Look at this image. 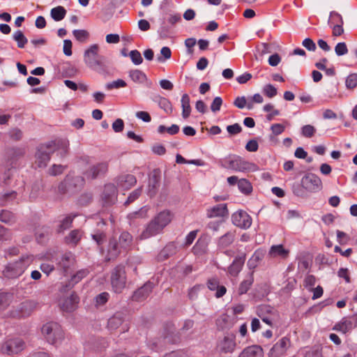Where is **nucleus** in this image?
Returning a JSON list of instances; mask_svg holds the SVG:
<instances>
[{"label":"nucleus","mask_w":357,"mask_h":357,"mask_svg":"<svg viewBox=\"0 0 357 357\" xmlns=\"http://www.w3.org/2000/svg\"><path fill=\"white\" fill-rule=\"evenodd\" d=\"M99 47L94 44L86 49L84 53L85 64L94 70H98L105 67V58L98 54Z\"/></svg>","instance_id":"7ed1b4c3"},{"label":"nucleus","mask_w":357,"mask_h":357,"mask_svg":"<svg viewBox=\"0 0 357 357\" xmlns=\"http://www.w3.org/2000/svg\"><path fill=\"white\" fill-rule=\"evenodd\" d=\"M126 83L124 80L119 79L106 84V88L109 90L112 89H119L126 86Z\"/></svg>","instance_id":"13d9d810"},{"label":"nucleus","mask_w":357,"mask_h":357,"mask_svg":"<svg viewBox=\"0 0 357 357\" xmlns=\"http://www.w3.org/2000/svg\"><path fill=\"white\" fill-rule=\"evenodd\" d=\"M88 274V271L86 270H80L76 273V274L73 275L71 278V280L69 282V287H72L76 283L79 282L82 278L86 277Z\"/></svg>","instance_id":"de8ad7c7"},{"label":"nucleus","mask_w":357,"mask_h":357,"mask_svg":"<svg viewBox=\"0 0 357 357\" xmlns=\"http://www.w3.org/2000/svg\"><path fill=\"white\" fill-rule=\"evenodd\" d=\"M236 347V335L232 333H227L218 338L216 349L220 354H232Z\"/></svg>","instance_id":"0eeeda50"},{"label":"nucleus","mask_w":357,"mask_h":357,"mask_svg":"<svg viewBox=\"0 0 357 357\" xmlns=\"http://www.w3.org/2000/svg\"><path fill=\"white\" fill-rule=\"evenodd\" d=\"M123 322V316L120 312L116 313L108 320V328L110 330L116 329Z\"/></svg>","instance_id":"72a5a7b5"},{"label":"nucleus","mask_w":357,"mask_h":357,"mask_svg":"<svg viewBox=\"0 0 357 357\" xmlns=\"http://www.w3.org/2000/svg\"><path fill=\"white\" fill-rule=\"evenodd\" d=\"M73 34L80 43L86 42L89 37V33L84 29H75L73 31Z\"/></svg>","instance_id":"37998d69"},{"label":"nucleus","mask_w":357,"mask_h":357,"mask_svg":"<svg viewBox=\"0 0 357 357\" xmlns=\"http://www.w3.org/2000/svg\"><path fill=\"white\" fill-rule=\"evenodd\" d=\"M147 211L148 209L145 207H143L138 211H135L129 213L128 215V218L130 220L136 218H144L147 215Z\"/></svg>","instance_id":"8fccbe9b"},{"label":"nucleus","mask_w":357,"mask_h":357,"mask_svg":"<svg viewBox=\"0 0 357 357\" xmlns=\"http://www.w3.org/2000/svg\"><path fill=\"white\" fill-rule=\"evenodd\" d=\"M153 289V284L151 282H146L143 287L137 289L133 294V299L141 301L145 299Z\"/></svg>","instance_id":"aec40b11"},{"label":"nucleus","mask_w":357,"mask_h":357,"mask_svg":"<svg viewBox=\"0 0 357 357\" xmlns=\"http://www.w3.org/2000/svg\"><path fill=\"white\" fill-rule=\"evenodd\" d=\"M116 188L114 184H107L102 195V200L104 205H112L116 201Z\"/></svg>","instance_id":"dca6fc26"},{"label":"nucleus","mask_w":357,"mask_h":357,"mask_svg":"<svg viewBox=\"0 0 357 357\" xmlns=\"http://www.w3.org/2000/svg\"><path fill=\"white\" fill-rule=\"evenodd\" d=\"M136 182V178L132 174H122L116 179L118 187L123 190L130 189Z\"/></svg>","instance_id":"6ab92c4d"},{"label":"nucleus","mask_w":357,"mask_h":357,"mask_svg":"<svg viewBox=\"0 0 357 357\" xmlns=\"http://www.w3.org/2000/svg\"><path fill=\"white\" fill-rule=\"evenodd\" d=\"M75 216L68 215L64 218L59 225L58 231L62 232L64 230L70 228L73 223V220Z\"/></svg>","instance_id":"09e8293b"},{"label":"nucleus","mask_w":357,"mask_h":357,"mask_svg":"<svg viewBox=\"0 0 357 357\" xmlns=\"http://www.w3.org/2000/svg\"><path fill=\"white\" fill-rule=\"evenodd\" d=\"M60 145L62 146L63 152L67 153L68 146L67 141H54L40 146L35 154V165L38 168L46 167L50 160L51 154L56 151Z\"/></svg>","instance_id":"f03ea898"},{"label":"nucleus","mask_w":357,"mask_h":357,"mask_svg":"<svg viewBox=\"0 0 357 357\" xmlns=\"http://www.w3.org/2000/svg\"><path fill=\"white\" fill-rule=\"evenodd\" d=\"M176 162L178 164H192L197 166H204L205 162L200 159L187 160L180 154H177L176 156Z\"/></svg>","instance_id":"58836bf2"},{"label":"nucleus","mask_w":357,"mask_h":357,"mask_svg":"<svg viewBox=\"0 0 357 357\" xmlns=\"http://www.w3.org/2000/svg\"><path fill=\"white\" fill-rule=\"evenodd\" d=\"M160 186V176L154 172L153 174L149 179L148 194L150 197H153L156 194V192Z\"/></svg>","instance_id":"c85d7f7f"},{"label":"nucleus","mask_w":357,"mask_h":357,"mask_svg":"<svg viewBox=\"0 0 357 357\" xmlns=\"http://www.w3.org/2000/svg\"><path fill=\"white\" fill-rule=\"evenodd\" d=\"M330 15L332 18L338 20V22H337L338 23L332 27L333 36H341L344 33V29L342 27L343 20H342L341 15L335 11H332Z\"/></svg>","instance_id":"a878e982"},{"label":"nucleus","mask_w":357,"mask_h":357,"mask_svg":"<svg viewBox=\"0 0 357 357\" xmlns=\"http://www.w3.org/2000/svg\"><path fill=\"white\" fill-rule=\"evenodd\" d=\"M78 303V296L75 294L72 293L69 296L61 298L59 301V305L63 311L70 312L77 308Z\"/></svg>","instance_id":"2eb2a0df"},{"label":"nucleus","mask_w":357,"mask_h":357,"mask_svg":"<svg viewBox=\"0 0 357 357\" xmlns=\"http://www.w3.org/2000/svg\"><path fill=\"white\" fill-rule=\"evenodd\" d=\"M50 14L54 21L59 22L65 17L66 10L63 6H59L52 8Z\"/></svg>","instance_id":"473e14b6"},{"label":"nucleus","mask_w":357,"mask_h":357,"mask_svg":"<svg viewBox=\"0 0 357 357\" xmlns=\"http://www.w3.org/2000/svg\"><path fill=\"white\" fill-rule=\"evenodd\" d=\"M177 250L176 246L174 243H169L160 252L158 259L160 261H163L169 257L176 254Z\"/></svg>","instance_id":"393cba45"},{"label":"nucleus","mask_w":357,"mask_h":357,"mask_svg":"<svg viewBox=\"0 0 357 357\" xmlns=\"http://www.w3.org/2000/svg\"><path fill=\"white\" fill-rule=\"evenodd\" d=\"M228 215L229 211L226 204H219L206 210V216L208 218H225Z\"/></svg>","instance_id":"f3484780"},{"label":"nucleus","mask_w":357,"mask_h":357,"mask_svg":"<svg viewBox=\"0 0 357 357\" xmlns=\"http://www.w3.org/2000/svg\"><path fill=\"white\" fill-rule=\"evenodd\" d=\"M232 223L241 229H248L252 225L251 217L243 211H238L231 215Z\"/></svg>","instance_id":"4468645a"},{"label":"nucleus","mask_w":357,"mask_h":357,"mask_svg":"<svg viewBox=\"0 0 357 357\" xmlns=\"http://www.w3.org/2000/svg\"><path fill=\"white\" fill-rule=\"evenodd\" d=\"M13 38L17 43V46L20 48H23L28 42L27 38L20 30L16 31L13 33Z\"/></svg>","instance_id":"a19ab883"},{"label":"nucleus","mask_w":357,"mask_h":357,"mask_svg":"<svg viewBox=\"0 0 357 357\" xmlns=\"http://www.w3.org/2000/svg\"><path fill=\"white\" fill-rule=\"evenodd\" d=\"M257 314L266 324L273 326L278 320V311L268 305H260L257 308Z\"/></svg>","instance_id":"1a4fd4ad"},{"label":"nucleus","mask_w":357,"mask_h":357,"mask_svg":"<svg viewBox=\"0 0 357 357\" xmlns=\"http://www.w3.org/2000/svg\"><path fill=\"white\" fill-rule=\"evenodd\" d=\"M119 244L114 239L110 240L108 248V260L114 259L118 256L120 252Z\"/></svg>","instance_id":"f704fd0d"},{"label":"nucleus","mask_w":357,"mask_h":357,"mask_svg":"<svg viewBox=\"0 0 357 357\" xmlns=\"http://www.w3.org/2000/svg\"><path fill=\"white\" fill-rule=\"evenodd\" d=\"M234 240V235L232 233L228 232L221 236L219 239V246L224 248L231 245Z\"/></svg>","instance_id":"ea45409f"},{"label":"nucleus","mask_w":357,"mask_h":357,"mask_svg":"<svg viewBox=\"0 0 357 357\" xmlns=\"http://www.w3.org/2000/svg\"><path fill=\"white\" fill-rule=\"evenodd\" d=\"M111 282L115 292H121L126 283V271L123 266H117L114 268L111 275Z\"/></svg>","instance_id":"9d476101"},{"label":"nucleus","mask_w":357,"mask_h":357,"mask_svg":"<svg viewBox=\"0 0 357 357\" xmlns=\"http://www.w3.org/2000/svg\"><path fill=\"white\" fill-rule=\"evenodd\" d=\"M289 254V250L284 248L282 245H272L268 251V256L271 258L286 259Z\"/></svg>","instance_id":"412c9836"},{"label":"nucleus","mask_w":357,"mask_h":357,"mask_svg":"<svg viewBox=\"0 0 357 357\" xmlns=\"http://www.w3.org/2000/svg\"><path fill=\"white\" fill-rule=\"evenodd\" d=\"M302 188L309 192H316L321 189L322 182L320 178L312 173L305 174L301 178Z\"/></svg>","instance_id":"9b49d317"},{"label":"nucleus","mask_w":357,"mask_h":357,"mask_svg":"<svg viewBox=\"0 0 357 357\" xmlns=\"http://www.w3.org/2000/svg\"><path fill=\"white\" fill-rule=\"evenodd\" d=\"M291 346L290 340L286 337L277 342L268 352V357H282Z\"/></svg>","instance_id":"f8f14e48"},{"label":"nucleus","mask_w":357,"mask_h":357,"mask_svg":"<svg viewBox=\"0 0 357 357\" xmlns=\"http://www.w3.org/2000/svg\"><path fill=\"white\" fill-rule=\"evenodd\" d=\"M241 126L238 123L229 125L227 127V130L230 135H236L241 132Z\"/></svg>","instance_id":"774afa93"},{"label":"nucleus","mask_w":357,"mask_h":357,"mask_svg":"<svg viewBox=\"0 0 357 357\" xmlns=\"http://www.w3.org/2000/svg\"><path fill=\"white\" fill-rule=\"evenodd\" d=\"M65 183L68 185H74V187L77 188V185L81 186L84 183V179L80 176H72L70 175H68L66 178L65 179Z\"/></svg>","instance_id":"49530a36"},{"label":"nucleus","mask_w":357,"mask_h":357,"mask_svg":"<svg viewBox=\"0 0 357 357\" xmlns=\"http://www.w3.org/2000/svg\"><path fill=\"white\" fill-rule=\"evenodd\" d=\"M302 45L309 51L314 52L317 47L314 41L311 38H305L303 40Z\"/></svg>","instance_id":"338daca9"},{"label":"nucleus","mask_w":357,"mask_h":357,"mask_svg":"<svg viewBox=\"0 0 357 357\" xmlns=\"http://www.w3.org/2000/svg\"><path fill=\"white\" fill-rule=\"evenodd\" d=\"M316 131V128L312 125H305L301 128L302 135L307 138L313 137Z\"/></svg>","instance_id":"3c124183"},{"label":"nucleus","mask_w":357,"mask_h":357,"mask_svg":"<svg viewBox=\"0 0 357 357\" xmlns=\"http://www.w3.org/2000/svg\"><path fill=\"white\" fill-rule=\"evenodd\" d=\"M238 187L240 191L244 194H249L252 190L251 183L245 178L238 181Z\"/></svg>","instance_id":"a18cd8bd"},{"label":"nucleus","mask_w":357,"mask_h":357,"mask_svg":"<svg viewBox=\"0 0 357 357\" xmlns=\"http://www.w3.org/2000/svg\"><path fill=\"white\" fill-rule=\"evenodd\" d=\"M262 253L259 251H256L248 261V266L250 268H255L258 265V263L262 259Z\"/></svg>","instance_id":"c03bdc74"},{"label":"nucleus","mask_w":357,"mask_h":357,"mask_svg":"<svg viewBox=\"0 0 357 357\" xmlns=\"http://www.w3.org/2000/svg\"><path fill=\"white\" fill-rule=\"evenodd\" d=\"M174 342L173 336L170 334L166 335L163 337H160L153 340H150L147 346L149 349L152 351L160 352L168 344L173 343Z\"/></svg>","instance_id":"ddd939ff"},{"label":"nucleus","mask_w":357,"mask_h":357,"mask_svg":"<svg viewBox=\"0 0 357 357\" xmlns=\"http://www.w3.org/2000/svg\"><path fill=\"white\" fill-rule=\"evenodd\" d=\"M129 56L130 57V59L132 62L135 65H139L142 63L143 59L142 57V55L140 52L138 50H132L130 52Z\"/></svg>","instance_id":"864d4df0"},{"label":"nucleus","mask_w":357,"mask_h":357,"mask_svg":"<svg viewBox=\"0 0 357 357\" xmlns=\"http://www.w3.org/2000/svg\"><path fill=\"white\" fill-rule=\"evenodd\" d=\"M182 116L183 119H188L191 112V107L190 105V97L187 93H184L181 97Z\"/></svg>","instance_id":"c756f323"},{"label":"nucleus","mask_w":357,"mask_h":357,"mask_svg":"<svg viewBox=\"0 0 357 357\" xmlns=\"http://www.w3.org/2000/svg\"><path fill=\"white\" fill-rule=\"evenodd\" d=\"M353 328L352 323L348 319V317H344L341 319V321L337 323L333 328V330L341 332L342 333H346Z\"/></svg>","instance_id":"bb28decb"},{"label":"nucleus","mask_w":357,"mask_h":357,"mask_svg":"<svg viewBox=\"0 0 357 357\" xmlns=\"http://www.w3.org/2000/svg\"><path fill=\"white\" fill-rule=\"evenodd\" d=\"M41 332L46 340L52 344L60 342L64 337V333L61 326L54 321L44 324L41 328Z\"/></svg>","instance_id":"39448f33"},{"label":"nucleus","mask_w":357,"mask_h":357,"mask_svg":"<svg viewBox=\"0 0 357 357\" xmlns=\"http://www.w3.org/2000/svg\"><path fill=\"white\" fill-rule=\"evenodd\" d=\"M82 238V232L78 229L70 231L68 236L66 237V241L68 244L75 245L78 243Z\"/></svg>","instance_id":"c9c22d12"},{"label":"nucleus","mask_w":357,"mask_h":357,"mask_svg":"<svg viewBox=\"0 0 357 357\" xmlns=\"http://www.w3.org/2000/svg\"><path fill=\"white\" fill-rule=\"evenodd\" d=\"M74 262L75 258L73 255L71 253H66L59 261V266L63 269L65 273H68V269L74 264Z\"/></svg>","instance_id":"7c9ffc66"},{"label":"nucleus","mask_w":357,"mask_h":357,"mask_svg":"<svg viewBox=\"0 0 357 357\" xmlns=\"http://www.w3.org/2000/svg\"><path fill=\"white\" fill-rule=\"evenodd\" d=\"M222 105V99L219 96L215 97L211 105V111L214 113L219 112L220 110Z\"/></svg>","instance_id":"680f3d73"},{"label":"nucleus","mask_w":357,"mask_h":357,"mask_svg":"<svg viewBox=\"0 0 357 357\" xmlns=\"http://www.w3.org/2000/svg\"><path fill=\"white\" fill-rule=\"evenodd\" d=\"M25 348L24 342L20 338L8 339L0 344L1 353L9 356L16 355Z\"/></svg>","instance_id":"6e6552de"},{"label":"nucleus","mask_w":357,"mask_h":357,"mask_svg":"<svg viewBox=\"0 0 357 357\" xmlns=\"http://www.w3.org/2000/svg\"><path fill=\"white\" fill-rule=\"evenodd\" d=\"M158 103L159 107L162 109H163L167 114H171L172 112V105L167 98L160 96L158 98Z\"/></svg>","instance_id":"4c0bfd02"},{"label":"nucleus","mask_w":357,"mask_h":357,"mask_svg":"<svg viewBox=\"0 0 357 357\" xmlns=\"http://www.w3.org/2000/svg\"><path fill=\"white\" fill-rule=\"evenodd\" d=\"M264 352L261 347L252 345L245 348L239 354L238 357H263Z\"/></svg>","instance_id":"4be33fe9"},{"label":"nucleus","mask_w":357,"mask_h":357,"mask_svg":"<svg viewBox=\"0 0 357 357\" xmlns=\"http://www.w3.org/2000/svg\"><path fill=\"white\" fill-rule=\"evenodd\" d=\"M33 261L31 256L22 257L19 261L10 263L3 270V275L8 278H15L21 275Z\"/></svg>","instance_id":"423d86ee"},{"label":"nucleus","mask_w":357,"mask_h":357,"mask_svg":"<svg viewBox=\"0 0 357 357\" xmlns=\"http://www.w3.org/2000/svg\"><path fill=\"white\" fill-rule=\"evenodd\" d=\"M305 357H321L322 352L320 346H314L303 352Z\"/></svg>","instance_id":"79ce46f5"},{"label":"nucleus","mask_w":357,"mask_h":357,"mask_svg":"<svg viewBox=\"0 0 357 357\" xmlns=\"http://www.w3.org/2000/svg\"><path fill=\"white\" fill-rule=\"evenodd\" d=\"M207 286L210 290L216 291L215 296L217 298L223 296L227 291L226 287L225 286H220L218 280L216 278L209 279L207 282Z\"/></svg>","instance_id":"5701e85b"},{"label":"nucleus","mask_w":357,"mask_h":357,"mask_svg":"<svg viewBox=\"0 0 357 357\" xmlns=\"http://www.w3.org/2000/svg\"><path fill=\"white\" fill-rule=\"evenodd\" d=\"M264 94L267 97L271 98L277 95V89L272 84H268L264 86L262 90Z\"/></svg>","instance_id":"603ef678"},{"label":"nucleus","mask_w":357,"mask_h":357,"mask_svg":"<svg viewBox=\"0 0 357 357\" xmlns=\"http://www.w3.org/2000/svg\"><path fill=\"white\" fill-rule=\"evenodd\" d=\"M129 77L134 82L139 84H142L147 80L145 73L137 69L130 70Z\"/></svg>","instance_id":"2f4dec72"},{"label":"nucleus","mask_w":357,"mask_h":357,"mask_svg":"<svg viewBox=\"0 0 357 357\" xmlns=\"http://www.w3.org/2000/svg\"><path fill=\"white\" fill-rule=\"evenodd\" d=\"M132 241V236L128 232L121 233L119 242L120 248L123 249L128 248L131 245Z\"/></svg>","instance_id":"e433bc0d"},{"label":"nucleus","mask_w":357,"mask_h":357,"mask_svg":"<svg viewBox=\"0 0 357 357\" xmlns=\"http://www.w3.org/2000/svg\"><path fill=\"white\" fill-rule=\"evenodd\" d=\"M160 54L161 56H158L157 58L158 61L159 62H164L165 60L169 59L171 58L172 56V51L169 47H163L160 50Z\"/></svg>","instance_id":"5fc2aeb1"},{"label":"nucleus","mask_w":357,"mask_h":357,"mask_svg":"<svg viewBox=\"0 0 357 357\" xmlns=\"http://www.w3.org/2000/svg\"><path fill=\"white\" fill-rule=\"evenodd\" d=\"M108 169L107 162H99L91 166L86 172L85 176L89 178H95L97 176L105 174Z\"/></svg>","instance_id":"a211bd4d"},{"label":"nucleus","mask_w":357,"mask_h":357,"mask_svg":"<svg viewBox=\"0 0 357 357\" xmlns=\"http://www.w3.org/2000/svg\"><path fill=\"white\" fill-rule=\"evenodd\" d=\"M172 214L168 210L158 213L146 226L140 234V239H147L162 232L163 229L171 222Z\"/></svg>","instance_id":"f257e3e1"},{"label":"nucleus","mask_w":357,"mask_h":357,"mask_svg":"<svg viewBox=\"0 0 357 357\" xmlns=\"http://www.w3.org/2000/svg\"><path fill=\"white\" fill-rule=\"evenodd\" d=\"M109 298V294L107 292H103L98 294L96 297V303L97 305H102L106 303Z\"/></svg>","instance_id":"0e129e2a"},{"label":"nucleus","mask_w":357,"mask_h":357,"mask_svg":"<svg viewBox=\"0 0 357 357\" xmlns=\"http://www.w3.org/2000/svg\"><path fill=\"white\" fill-rule=\"evenodd\" d=\"M254 282L253 273H250L246 275L244 280L240 283L238 289V293L239 295H243L250 289Z\"/></svg>","instance_id":"cd10ccee"},{"label":"nucleus","mask_w":357,"mask_h":357,"mask_svg":"<svg viewBox=\"0 0 357 357\" xmlns=\"http://www.w3.org/2000/svg\"><path fill=\"white\" fill-rule=\"evenodd\" d=\"M245 262V257H236L233 263L229 267V273L231 276L236 277L241 272Z\"/></svg>","instance_id":"b1692460"},{"label":"nucleus","mask_w":357,"mask_h":357,"mask_svg":"<svg viewBox=\"0 0 357 357\" xmlns=\"http://www.w3.org/2000/svg\"><path fill=\"white\" fill-rule=\"evenodd\" d=\"M335 52L337 56H342L348 52V49L345 43H338L335 47Z\"/></svg>","instance_id":"052dcab7"},{"label":"nucleus","mask_w":357,"mask_h":357,"mask_svg":"<svg viewBox=\"0 0 357 357\" xmlns=\"http://www.w3.org/2000/svg\"><path fill=\"white\" fill-rule=\"evenodd\" d=\"M142 190L140 188L132 191L128 196L127 200L125 202V205H128L136 200L141 195Z\"/></svg>","instance_id":"e2e57ef3"},{"label":"nucleus","mask_w":357,"mask_h":357,"mask_svg":"<svg viewBox=\"0 0 357 357\" xmlns=\"http://www.w3.org/2000/svg\"><path fill=\"white\" fill-rule=\"evenodd\" d=\"M346 86L347 89H354L357 86V73L350 74L346 79Z\"/></svg>","instance_id":"4d7b16f0"},{"label":"nucleus","mask_w":357,"mask_h":357,"mask_svg":"<svg viewBox=\"0 0 357 357\" xmlns=\"http://www.w3.org/2000/svg\"><path fill=\"white\" fill-rule=\"evenodd\" d=\"M10 303V296L8 294L0 293V312L6 310Z\"/></svg>","instance_id":"6e6d98bb"},{"label":"nucleus","mask_w":357,"mask_h":357,"mask_svg":"<svg viewBox=\"0 0 357 357\" xmlns=\"http://www.w3.org/2000/svg\"><path fill=\"white\" fill-rule=\"evenodd\" d=\"M14 219V215L8 211H3L0 213V221L1 222L8 223L13 222Z\"/></svg>","instance_id":"bf43d9fd"},{"label":"nucleus","mask_w":357,"mask_h":357,"mask_svg":"<svg viewBox=\"0 0 357 357\" xmlns=\"http://www.w3.org/2000/svg\"><path fill=\"white\" fill-rule=\"evenodd\" d=\"M65 169V167L61 165H54L50 169L49 174L52 176L61 174Z\"/></svg>","instance_id":"69168bd1"},{"label":"nucleus","mask_w":357,"mask_h":357,"mask_svg":"<svg viewBox=\"0 0 357 357\" xmlns=\"http://www.w3.org/2000/svg\"><path fill=\"white\" fill-rule=\"evenodd\" d=\"M225 168L231 169L236 172H256L259 167L253 162L245 160L238 155H230L225 159V164L222 165Z\"/></svg>","instance_id":"20e7f679"}]
</instances>
